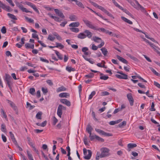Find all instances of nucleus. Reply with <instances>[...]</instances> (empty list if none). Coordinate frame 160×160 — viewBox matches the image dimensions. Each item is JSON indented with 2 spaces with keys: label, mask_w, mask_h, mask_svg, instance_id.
Masks as SVG:
<instances>
[{
  "label": "nucleus",
  "mask_w": 160,
  "mask_h": 160,
  "mask_svg": "<svg viewBox=\"0 0 160 160\" xmlns=\"http://www.w3.org/2000/svg\"><path fill=\"white\" fill-rule=\"evenodd\" d=\"M100 73V79L102 80H106L109 78V77L108 76L104 75L103 73L99 72Z\"/></svg>",
  "instance_id": "obj_26"
},
{
  "label": "nucleus",
  "mask_w": 160,
  "mask_h": 160,
  "mask_svg": "<svg viewBox=\"0 0 160 160\" xmlns=\"http://www.w3.org/2000/svg\"><path fill=\"white\" fill-rule=\"evenodd\" d=\"M136 2V3L137 4V6L136 7H134L137 9H140L142 12H145V9L141 5L139 4L138 2L136 0H134Z\"/></svg>",
  "instance_id": "obj_10"
},
{
  "label": "nucleus",
  "mask_w": 160,
  "mask_h": 160,
  "mask_svg": "<svg viewBox=\"0 0 160 160\" xmlns=\"http://www.w3.org/2000/svg\"><path fill=\"white\" fill-rule=\"evenodd\" d=\"M7 101L8 104H9L11 107L15 110H16L17 107L15 104L12 101L8 100H7Z\"/></svg>",
  "instance_id": "obj_14"
},
{
  "label": "nucleus",
  "mask_w": 160,
  "mask_h": 160,
  "mask_svg": "<svg viewBox=\"0 0 160 160\" xmlns=\"http://www.w3.org/2000/svg\"><path fill=\"white\" fill-rule=\"evenodd\" d=\"M29 92L32 95H34L35 94V89L34 88H32L30 89Z\"/></svg>",
  "instance_id": "obj_40"
},
{
  "label": "nucleus",
  "mask_w": 160,
  "mask_h": 160,
  "mask_svg": "<svg viewBox=\"0 0 160 160\" xmlns=\"http://www.w3.org/2000/svg\"><path fill=\"white\" fill-rule=\"evenodd\" d=\"M154 84L157 87L160 89V84L158 82L154 81Z\"/></svg>",
  "instance_id": "obj_64"
},
{
  "label": "nucleus",
  "mask_w": 160,
  "mask_h": 160,
  "mask_svg": "<svg viewBox=\"0 0 160 160\" xmlns=\"http://www.w3.org/2000/svg\"><path fill=\"white\" fill-rule=\"evenodd\" d=\"M21 3H19L17 2H15V4L17 7H18L23 12H25L26 13L30 12L32 13V12L29 11L26 8L23 7V6Z\"/></svg>",
  "instance_id": "obj_5"
},
{
  "label": "nucleus",
  "mask_w": 160,
  "mask_h": 160,
  "mask_svg": "<svg viewBox=\"0 0 160 160\" xmlns=\"http://www.w3.org/2000/svg\"><path fill=\"white\" fill-rule=\"evenodd\" d=\"M117 58L120 61L122 62L125 64H128V62L127 60L123 58L120 57L119 55H117L116 56Z\"/></svg>",
  "instance_id": "obj_17"
},
{
  "label": "nucleus",
  "mask_w": 160,
  "mask_h": 160,
  "mask_svg": "<svg viewBox=\"0 0 160 160\" xmlns=\"http://www.w3.org/2000/svg\"><path fill=\"white\" fill-rule=\"evenodd\" d=\"M69 18L72 21H76L78 20V18L75 15L70 16Z\"/></svg>",
  "instance_id": "obj_35"
},
{
  "label": "nucleus",
  "mask_w": 160,
  "mask_h": 160,
  "mask_svg": "<svg viewBox=\"0 0 160 160\" xmlns=\"http://www.w3.org/2000/svg\"><path fill=\"white\" fill-rule=\"evenodd\" d=\"M42 91L44 94H46L48 92V89L45 88L43 87L42 88Z\"/></svg>",
  "instance_id": "obj_54"
},
{
  "label": "nucleus",
  "mask_w": 160,
  "mask_h": 160,
  "mask_svg": "<svg viewBox=\"0 0 160 160\" xmlns=\"http://www.w3.org/2000/svg\"><path fill=\"white\" fill-rule=\"evenodd\" d=\"M1 130L4 132H6L7 131L6 126L4 124H2L1 125Z\"/></svg>",
  "instance_id": "obj_38"
},
{
  "label": "nucleus",
  "mask_w": 160,
  "mask_h": 160,
  "mask_svg": "<svg viewBox=\"0 0 160 160\" xmlns=\"http://www.w3.org/2000/svg\"><path fill=\"white\" fill-rule=\"evenodd\" d=\"M93 76L94 74L92 73H90L85 76V77L87 78H93Z\"/></svg>",
  "instance_id": "obj_44"
},
{
  "label": "nucleus",
  "mask_w": 160,
  "mask_h": 160,
  "mask_svg": "<svg viewBox=\"0 0 160 160\" xmlns=\"http://www.w3.org/2000/svg\"><path fill=\"white\" fill-rule=\"evenodd\" d=\"M83 142L84 144L86 145H88V139L86 137H85L84 138H83Z\"/></svg>",
  "instance_id": "obj_55"
},
{
  "label": "nucleus",
  "mask_w": 160,
  "mask_h": 160,
  "mask_svg": "<svg viewBox=\"0 0 160 160\" xmlns=\"http://www.w3.org/2000/svg\"><path fill=\"white\" fill-rule=\"evenodd\" d=\"M84 33L86 34V38L87 37L89 38H91L92 36V33L88 30H86L84 31Z\"/></svg>",
  "instance_id": "obj_13"
},
{
  "label": "nucleus",
  "mask_w": 160,
  "mask_h": 160,
  "mask_svg": "<svg viewBox=\"0 0 160 160\" xmlns=\"http://www.w3.org/2000/svg\"><path fill=\"white\" fill-rule=\"evenodd\" d=\"M9 133L10 137L12 141L15 144H16L17 143V142L15 139L14 134L12 132H10Z\"/></svg>",
  "instance_id": "obj_20"
},
{
  "label": "nucleus",
  "mask_w": 160,
  "mask_h": 160,
  "mask_svg": "<svg viewBox=\"0 0 160 160\" xmlns=\"http://www.w3.org/2000/svg\"><path fill=\"white\" fill-rule=\"evenodd\" d=\"M119 7H117L119 9L123 11L125 13H126V12H128V11L126 9H123V8L122 6H120L119 5Z\"/></svg>",
  "instance_id": "obj_59"
},
{
  "label": "nucleus",
  "mask_w": 160,
  "mask_h": 160,
  "mask_svg": "<svg viewBox=\"0 0 160 160\" xmlns=\"http://www.w3.org/2000/svg\"><path fill=\"white\" fill-rule=\"evenodd\" d=\"M101 50L102 51V53L104 56H107L108 53V51L106 48H102L101 49Z\"/></svg>",
  "instance_id": "obj_31"
},
{
  "label": "nucleus",
  "mask_w": 160,
  "mask_h": 160,
  "mask_svg": "<svg viewBox=\"0 0 160 160\" xmlns=\"http://www.w3.org/2000/svg\"><path fill=\"white\" fill-rule=\"evenodd\" d=\"M154 102H152L151 106V108L150 109V110L152 111H155V109L154 108Z\"/></svg>",
  "instance_id": "obj_56"
},
{
  "label": "nucleus",
  "mask_w": 160,
  "mask_h": 160,
  "mask_svg": "<svg viewBox=\"0 0 160 160\" xmlns=\"http://www.w3.org/2000/svg\"><path fill=\"white\" fill-rule=\"evenodd\" d=\"M25 19L28 22L30 23H33V22L34 20L33 19H32L31 18H29L27 17H25Z\"/></svg>",
  "instance_id": "obj_48"
},
{
  "label": "nucleus",
  "mask_w": 160,
  "mask_h": 160,
  "mask_svg": "<svg viewBox=\"0 0 160 160\" xmlns=\"http://www.w3.org/2000/svg\"><path fill=\"white\" fill-rule=\"evenodd\" d=\"M53 19H54L55 21L58 22H60L62 21V20L60 19V18L54 16Z\"/></svg>",
  "instance_id": "obj_61"
},
{
  "label": "nucleus",
  "mask_w": 160,
  "mask_h": 160,
  "mask_svg": "<svg viewBox=\"0 0 160 160\" xmlns=\"http://www.w3.org/2000/svg\"><path fill=\"white\" fill-rule=\"evenodd\" d=\"M101 10L106 14L109 16L111 17H112L113 18H114V17H113V15L111 13L109 12L107 10L105 9L103 7Z\"/></svg>",
  "instance_id": "obj_18"
},
{
  "label": "nucleus",
  "mask_w": 160,
  "mask_h": 160,
  "mask_svg": "<svg viewBox=\"0 0 160 160\" xmlns=\"http://www.w3.org/2000/svg\"><path fill=\"white\" fill-rule=\"evenodd\" d=\"M88 49L86 47H83L82 49V51L83 52L85 55H89V53L88 52H87L88 51Z\"/></svg>",
  "instance_id": "obj_28"
},
{
  "label": "nucleus",
  "mask_w": 160,
  "mask_h": 160,
  "mask_svg": "<svg viewBox=\"0 0 160 160\" xmlns=\"http://www.w3.org/2000/svg\"><path fill=\"white\" fill-rule=\"evenodd\" d=\"M7 15L9 18L15 20H16L17 19V18L13 14H11L10 13H8L7 14Z\"/></svg>",
  "instance_id": "obj_32"
},
{
  "label": "nucleus",
  "mask_w": 160,
  "mask_h": 160,
  "mask_svg": "<svg viewBox=\"0 0 160 160\" xmlns=\"http://www.w3.org/2000/svg\"><path fill=\"white\" fill-rule=\"evenodd\" d=\"M95 130L100 134L103 135L104 131L95 128Z\"/></svg>",
  "instance_id": "obj_42"
},
{
  "label": "nucleus",
  "mask_w": 160,
  "mask_h": 160,
  "mask_svg": "<svg viewBox=\"0 0 160 160\" xmlns=\"http://www.w3.org/2000/svg\"><path fill=\"white\" fill-rule=\"evenodd\" d=\"M143 39L145 42L148 43L150 46L154 49V50H156V49L155 48L156 46L153 43H151L148 40L145 38H144Z\"/></svg>",
  "instance_id": "obj_23"
},
{
  "label": "nucleus",
  "mask_w": 160,
  "mask_h": 160,
  "mask_svg": "<svg viewBox=\"0 0 160 160\" xmlns=\"http://www.w3.org/2000/svg\"><path fill=\"white\" fill-rule=\"evenodd\" d=\"M57 15L63 18H64V15H63L62 13L60 11L58 13V14Z\"/></svg>",
  "instance_id": "obj_63"
},
{
  "label": "nucleus",
  "mask_w": 160,
  "mask_h": 160,
  "mask_svg": "<svg viewBox=\"0 0 160 160\" xmlns=\"http://www.w3.org/2000/svg\"><path fill=\"white\" fill-rule=\"evenodd\" d=\"M60 102L62 103L65 104L68 106L69 107L71 106V102L67 100L66 99H61L60 100Z\"/></svg>",
  "instance_id": "obj_11"
},
{
  "label": "nucleus",
  "mask_w": 160,
  "mask_h": 160,
  "mask_svg": "<svg viewBox=\"0 0 160 160\" xmlns=\"http://www.w3.org/2000/svg\"><path fill=\"white\" fill-rule=\"evenodd\" d=\"M70 96L69 94L66 92H62L59 94V97L60 98H66L69 97Z\"/></svg>",
  "instance_id": "obj_15"
},
{
  "label": "nucleus",
  "mask_w": 160,
  "mask_h": 160,
  "mask_svg": "<svg viewBox=\"0 0 160 160\" xmlns=\"http://www.w3.org/2000/svg\"><path fill=\"white\" fill-rule=\"evenodd\" d=\"M91 48L93 50H96L98 49V47L94 44H92Z\"/></svg>",
  "instance_id": "obj_62"
},
{
  "label": "nucleus",
  "mask_w": 160,
  "mask_h": 160,
  "mask_svg": "<svg viewBox=\"0 0 160 160\" xmlns=\"http://www.w3.org/2000/svg\"><path fill=\"white\" fill-rule=\"evenodd\" d=\"M93 128L90 125H88L86 128V131L89 134L92 133Z\"/></svg>",
  "instance_id": "obj_22"
},
{
  "label": "nucleus",
  "mask_w": 160,
  "mask_h": 160,
  "mask_svg": "<svg viewBox=\"0 0 160 160\" xmlns=\"http://www.w3.org/2000/svg\"><path fill=\"white\" fill-rule=\"evenodd\" d=\"M89 134V138L91 141H93L94 139H96V140L102 142L104 141V139L94 134L93 133L92 134L91 133Z\"/></svg>",
  "instance_id": "obj_4"
},
{
  "label": "nucleus",
  "mask_w": 160,
  "mask_h": 160,
  "mask_svg": "<svg viewBox=\"0 0 160 160\" xmlns=\"http://www.w3.org/2000/svg\"><path fill=\"white\" fill-rule=\"evenodd\" d=\"M56 46H55L56 48H59L60 49H62L64 48V46L61 43L56 42Z\"/></svg>",
  "instance_id": "obj_34"
},
{
  "label": "nucleus",
  "mask_w": 160,
  "mask_h": 160,
  "mask_svg": "<svg viewBox=\"0 0 160 160\" xmlns=\"http://www.w3.org/2000/svg\"><path fill=\"white\" fill-rule=\"evenodd\" d=\"M55 53L56 55L57 56L58 58L60 60H62L63 59V57L62 55L57 50H55Z\"/></svg>",
  "instance_id": "obj_33"
},
{
  "label": "nucleus",
  "mask_w": 160,
  "mask_h": 160,
  "mask_svg": "<svg viewBox=\"0 0 160 160\" xmlns=\"http://www.w3.org/2000/svg\"><path fill=\"white\" fill-rule=\"evenodd\" d=\"M77 37L80 39H83L86 38V35L84 32H81L78 35Z\"/></svg>",
  "instance_id": "obj_24"
},
{
  "label": "nucleus",
  "mask_w": 160,
  "mask_h": 160,
  "mask_svg": "<svg viewBox=\"0 0 160 160\" xmlns=\"http://www.w3.org/2000/svg\"><path fill=\"white\" fill-rule=\"evenodd\" d=\"M58 122V120L55 117H53V124L54 125H56Z\"/></svg>",
  "instance_id": "obj_53"
},
{
  "label": "nucleus",
  "mask_w": 160,
  "mask_h": 160,
  "mask_svg": "<svg viewBox=\"0 0 160 160\" xmlns=\"http://www.w3.org/2000/svg\"><path fill=\"white\" fill-rule=\"evenodd\" d=\"M66 69L69 72H71L72 71H75V69L72 68L71 67L67 66Z\"/></svg>",
  "instance_id": "obj_37"
},
{
  "label": "nucleus",
  "mask_w": 160,
  "mask_h": 160,
  "mask_svg": "<svg viewBox=\"0 0 160 160\" xmlns=\"http://www.w3.org/2000/svg\"><path fill=\"white\" fill-rule=\"evenodd\" d=\"M25 46L26 48L33 49L34 48V44L31 45L29 43H26L25 45Z\"/></svg>",
  "instance_id": "obj_29"
},
{
  "label": "nucleus",
  "mask_w": 160,
  "mask_h": 160,
  "mask_svg": "<svg viewBox=\"0 0 160 160\" xmlns=\"http://www.w3.org/2000/svg\"><path fill=\"white\" fill-rule=\"evenodd\" d=\"M92 40L95 42L97 43H99L101 41H102V39L101 38L96 36L93 37Z\"/></svg>",
  "instance_id": "obj_21"
},
{
  "label": "nucleus",
  "mask_w": 160,
  "mask_h": 160,
  "mask_svg": "<svg viewBox=\"0 0 160 160\" xmlns=\"http://www.w3.org/2000/svg\"><path fill=\"white\" fill-rule=\"evenodd\" d=\"M62 105L61 104H59L58 107L57 111V114L60 118H61V116L62 113Z\"/></svg>",
  "instance_id": "obj_8"
},
{
  "label": "nucleus",
  "mask_w": 160,
  "mask_h": 160,
  "mask_svg": "<svg viewBox=\"0 0 160 160\" xmlns=\"http://www.w3.org/2000/svg\"><path fill=\"white\" fill-rule=\"evenodd\" d=\"M82 21L86 26L89 28L94 30H98V27L94 26L91 22L85 19H83Z\"/></svg>",
  "instance_id": "obj_1"
},
{
  "label": "nucleus",
  "mask_w": 160,
  "mask_h": 160,
  "mask_svg": "<svg viewBox=\"0 0 160 160\" xmlns=\"http://www.w3.org/2000/svg\"><path fill=\"white\" fill-rule=\"evenodd\" d=\"M121 19L125 22L128 23L130 24H132V22L130 20L126 18L123 17H121Z\"/></svg>",
  "instance_id": "obj_27"
},
{
  "label": "nucleus",
  "mask_w": 160,
  "mask_h": 160,
  "mask_svg": "<svg viewBox=\"0 0 160 160\" xmlns=\"http://www.w3.org/2000/svg\"><path fill=\"white\" fill-rule=\"evenodd\" d=\"M82 57L85 60H87L88 61L91 63L93 64L94 63V62L93 61L90 60V59L86 58V57L85 56H84L83 55Z\"/></svg>",
  "instance_id": "obj_57"
},
{
  "label": "nucleus",
  "mask_w": 160,
  "mask_h": 160,
  "mask_svg": "<svg viewBox=\"0 0 160 160\" xmlns=\"http://www.w3.org/2000/svg\"><path fill=\"white\" fill-rule=\"evenodd\" d=\"M127 97L130 103V105L132 106L133 105L134 100L132 96L131 93H129L127 94Z\"/></svg>",
  "instance_id": "obj_9"
},
{
  "label": "nucleus",
  "mask_w": 160,
  "mask_h": 160,
  "mask_svg": "<svg viewBox=\"0 0 160 160\" xmlns=\"http://www.w3.org/2000/svg\"><path fill=\"white\" fill-rule=\"evenodd\" d=\"M100 151L101 152L100 155V158H102L109 155V152L110 150L109 149L107 148H103L101 149Z\"/></svg>",
  "instance_id": "obj_2"
},
{
  "label": "nucleus",
  "mask_w": 160,
  "mask_h": 160,
  "mask_svg": "<svg viewBox=\"0 0 160 160\" xmlns=\"http://www.w3.org/2000/svg\"><path fill=\"white\" fill-rule=\"evenodd\" d=\"M6 83L10 89L11 90V92H12L13 90L11 86V81H8V82H6Z\"/></svg>",
  "instance_id": "obj_52"
},
{
  "label": "nucleus",
  "mask_w": 160,
  "mask_h": 160,
  "mask_svg": "<svg viewBox=\"0 0 160 160\" xmlns=\"http://www.w3.org/2000/svg\"><path fill=\"white\" fill-rule=\"evenodd\" d=\"M80 23L79 22H75L71 23L69 25V26L72 27H78L79 26Z\"/></svg>",
  "instance_id": "obj_25"
},
{
  "label": "nucleus",
  "mask_w": 160,
  "mask_h": 160,
  "mask_svg": "<svg viewBox=\"0 0 160 160\" xmlns=\"http://www.w3.org/2000/svg\"><path fill=\"white\" fill-rule=\"evenodd\" d=\"M1 111L2 115L3 116V117L5 119L6 121H8V118L5 112L4 111L2 108L1 109Z\"/></svg>",
  "instance_id": "obj_30"
},
{
  "label": "nucleus",
  "mask_w": 160,
  "mask_h": 160,
  "mask_svg": "<svg viewBox=\"0 0 160 160\" xmlns=\"http://www.w3.org/2000/svg\"><path fill=\"white\" fill-rule=\"evenodd\" d=\"M40 60L41 61L43 62H45L47 63H49V61L45 59H44L42 57H40Z\"/></svg>",
  "instance_id": "obj_58"
},
{
  "label": "nucleus",
  "mask_w": 160,
  "mask_h": 160,
  "mask_svg": "<svg viewBox=\"0 0 160 160\" xmlns=\"http://www.w3.org/2000/svg\"><path fill=\"white\" fill-rule=\"evenodd\" d=\"M42 114V113L41 112H39L37 114L36 118L38 119H41V116Z\"/></svg>",
  "instance_id": "obj_39"
},
{
  "label": "nucleus",
  "mask_w": 160,
  "mask_h": 160,
  "mask_svg": "<svg viewBox=\"0 0 160 160\" xmlns=\"http://www.w3.org/2000/svg\"><path fill=\"white\" fill-rule=\"evenodd\" d=\"M55 37H53V36L49 35L48 36V39L51 41H53L55 40Z\"/></svg>",
  "instance_id": "obj_43"
},
{
  "label": "nucleus",
  "mask_w": 160,
  "mask_h": 160,
  "mask_svg": "<svg viewBox=\"0 0 160 160\" xmlns=\"http://www.w3.org/2000/svg\"><path fill=\"white\" fill-rule=\"evenodd\" d=\"M83 150L84 158L87 160L90 159L92 154L91 151L90 150H87L85 148H83Z\"/></svg>",
  "instance_id": "obj_3"
},
{
  "label": "nucleus",
  "mask_w": 160,
  "mask_h": 160,
  "mask_svg": "<svg viewBox=\"0 0 160 160\" xmlns=\"http://www.w3.org/2000/svg\"><path fill=\"white\" fill-rule=\"evenodd\" d=\"M96 94V92L95 91H92L91 94L89 95L88 98L89 99H91Z\"/></svg>",
  "instance_id": "obj_50"
},
{
  "label": "nucleus",
  "mask_w": 160,
  "mask_h": 160,
  "mask_svg": "<svg viewBox=\"0 0 160 160\" xmlns=\"http://www.w3.org/2000/svg\"><path fill=\"white\" fill-rule=\"evenodd\" d=\"M67 90V89L65 87L63 86L58 88L56 90L57 92H61L66 91Z\"/></svg>",
  "instance_id": "obj_16"
},
{
  "label": "nucleus",
  "mask_w": 160,
  "mask_h": 160,
  "mask_svg": "<svg viewBox=\"0 0 160 160\" xmlns=\"http://www.w3.org/2000/svg\"><path fill=\"white\" fill-rule=\"evenodd\" d=\"M92 4L93 6H94L95 7L98 8L99 9L101 10V9H102V8L103 7L101 6H99V5H98L95 2H92Z\"/></svg>",
  "instance_id": "obj_36"
},
{
  "label": "nucleus",
  "mask_w": 160,
  "mask_h": 160,
  "mask_svg": "<svg viewBox=\"0 0 160 160\" xmlns=\"http://www.w3.org/2000/svg\"><path fill=\"white\" fill-rule=\"evenodd\" d=\"M69 1L71 2H75L76 4L78 7L84 8V6L83 4L81 2H79L77 0H68Z\"/></svg>",
  "instance_id": "obj_12"
},
{
  "label": "nucleus",
  "mask_w": 160,
  "mask_h": 160,
  "mask_svg": "<svg viewBox=\"0 0 160 160\" xmlns=\"http://www.w3.org/2000/svg\"><path fill=\"white\" fill-rule=\"evenodd\" d=\"M117 72L121 75L116 74L115 76L117 78H118L125 79H128V76L126 74L123 73L122 71H118Z\"/></svg>",
  "instance_id": "obj_6"
},
{
  "label": "nucleus",
  "mask_w": 160,
  "mask_h": 160,
  "mask_svg": "<svg viewBox=\"0 0 160 160\" xmlns=\"http://www.w3.org/2000/svg\"><path fill=\"white\" fill-rule=\"evenodd\" d=\"M11 79V77L10 76L8 75H6L5 80L6 82L8 81H10V79Z\"/></svg>",
  "instance_id": "obj_45"
},
{
  "label": "nucleus",
  "mask_w": 160,
  "mask_h": 160,
  "mask_svg": "<svg viewBox=\"0 0 160 160\" xmlns=\"http://www.w3.org/2000/svg\"><path fill=\"white\" fill-rule=\"evenodd\" d=\"M70 29L72 32L77 33L79 31V29L78 28H70Z\"/></svg>",
  "instance_id": "obj_41"
},
{
  "label": "nucleus",
  "mask_w": 160,
  "mask_h": 160,
  "mask_svg": "<svg viewBox=\"0 0 160 160\" xmlns=\"http://www.w3.org/2000/svg\"><path fill=\"white\" fill-rule=\"evenodd\" d=\"M1 32L2 33H5L6 32V29L5 27L4 26L1 29Z\"/></svg>",
  "instance_id": "obj_60"
},
{
  "label": "nucleus",
  "mask_w": 160,
  "mask_h": 160,
  "mask_svg": "<svg viewBox=\"0 0 160 160\" xmlns=\"http://www.w3.org/2000/svg\"><path fill=\"white\" fill-rule=\"evenodd\" d=\"M126 124V122L125 121H123L121 123H119L118 125L119 127H122L123 126H125Z\"/></svg>",
  "instance_id": "obj_51"
},
{
  "label": "nucleus",
  "mask_w": 160,
  "mask_h": 160,
  "mask_svg": "<svg viewBox=\"0 0 160 160\" xmlns=\"http://www.w3.org/2000/svg\"><path fill=\"white\" fill-rule=\"evenodd\" d=\"M152 72L154 73L155 75L157 76H159V74L153 68H150Z\"/></svg>",
  "instance_id": "obj_47"
},
{
  "label": "nucleus",
  "mask_w": 160,
  "mask_h": 160,
  "mask_svg": "<svg viewBox=\"0 0 160 160\" xmlns=\"http://www.w3.org/2000/svg\"><path fill=\"white\" fill-rule=\"evenodd\" d=\"M27 153L29 160H33V158L32 155L29 153L28 151H27Z\"/></svg>",
  "instance_id": "obj_46"
},
{
  "label": "nucleus",
  "mask_w": 160,
  "mask_h": 160,
  "mask_svg": "<svg viewBox=\"0 0 160 160\" xmlns=\"http://www.w3.org/2000/svg\"><path fill=\"white\" fill-rule=\"evenodd\" d=\"M28 107H30V110H31L35 107L34 106L31 105V104L29 103L28 102H27V108H28Z\"/></svg>",
  "instance_id": "obj_49"
},
{
  "label": "nucleus",
  "mask_w": 160,
  "mask_h": 160,
  "mask_svg": "<svg viewBox=\"0 0 160 160\" xmlns=\"http://www.w3.org/2000/svg\"><path fill=\"white\" fill-rule=\"evenodd\" d=\"M137 145L136 144L133 143H129L128 144V151H130V149L132 148H133L137 146Z\"/></svg>",
  "instance_id": "obj_19"
},
{
  "label": "nucleus",
  "mask_w": 160,
  "mask_h": 160,
  "mask_svg": "<svg viewBox=\"0 0 160 160\" xmlns=\"http://www.w3.org/2000/svg\"><path fill=\"white\" fill-rule=\"evenodd\" d=\"M1 8H2L3 10L8 12L10 11V8L9 6H6L3 4L1 1H0V12L2 11Z\"/></svg>",
  "instance_id": "obj_7"
}]
</instances>
